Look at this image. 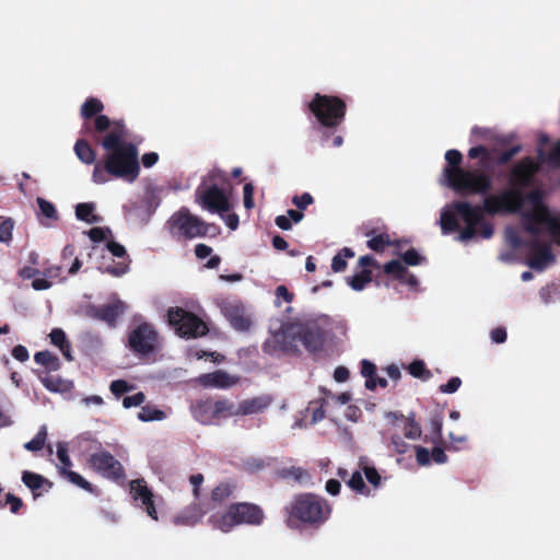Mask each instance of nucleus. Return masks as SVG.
I'll use <instances>...</instances> for the list:
<instances>
[{"label": "nucleus", "mask_w": 560, "mask_h": 560, "mask_svg": "<svg viewBox=\"0 0 560 560\" xmlns=\"http://www.w3.org/2000/svg\"><path fill=\"white\" fill-rule=\"evenodd\" d=\"M451 210H444L440 217L441 230L444 235L451 234L459 230V223L456 215H459L452 207Z\"/></svg>", "instance_id": "c85d7f7f"}, {"label": "nucleus", "mask_w": 560, "mask_h": 560, "mask_svg": "<svg viewBox=\"0 0 560 560\" xmlns=\"http://www.w3.org/2000/svg\"><path fill=\"white\" fill-rule=\"evenodd\" d=\"M144 400H145L144 394L142 392H138L135 395L124 397L122 406L127 409L131 408V407H138L141 404H143Z\"/></svg>", "instance_id": "13d9d810"}, {"label": "nucleus", "mask_w": 560, "mask_h": 560, "mask_svg": "<svg viewBox=\"0 0 560 560\" xmlns=\"http://www.w3.org/2000/svg\"><path fill=\"white\" fill-rule=\"evenodd\" d=\"M127 347L132 353L147 357L156 351L159 332L151 323H141L129 331Z\"/></svg>", "instance_id": "ddd939ff"}, {"label": "nucleus", "mask_w": 560, "mask_h": 560, "mask_svg": "<svg viewBox=\"0 0 560 560\" xmlns=\"http://www.w3.org/2000/svg\"><path fill=\"white\" fill-rule=\"evenodd\" d=\"M207 511L199 503H194L174 516L175 525L194 526L201 521Z\"/></svg>", "instance_id": "4be33fe9"}, {"label": "nucleus", "mask_w": 560, "mask_h": 560, "mask_svg": "<svg viewBox=\"0 0 560 560\" xmlns=\"http://www.w3.org/2000/svg\"><path fill=\"white\" fill-rule=\"evenodd\" d=\"M228 318L231 323V325L240 330L245 331L248 330L252 322L250 319L244 314V312L238 307H232L228 310Z\"/></svg>", "instance_id": "c756f323"}, {"label": "nucleus", "mask_w": 560, "mask_h": 560, "mask_svg": "<svg viewBox=\"0 0 560 560\" xmlns=\"http://www.w3.org/2000/svg\"><path fill=\"white\" fill-rule=\"evenodd\" d=\"M313 202H314V198L310 192H303L302 195H295L292 198V203L301 211L305 210Z\"/></svg>", "instance_id": "864d4df0"}, {"label": "nucleus", "mask_w": 560, "mask_h": 560, "mask_svg": "<svg viewBox=\"0 0 560 560\" xmlns=\"http://www.w3.org/2000/svg\"><path fill=\"white\" fill-rule=\"evenodd\" d=\"M386 418L395 424L396 421L401 420L405 422L404 435L409 440H418L421 438L422 430L418 421H416L415 412H410L408 416H404L401 412L389 411Z\"/></svg>", "instance_id": "aec40b11"}, {"label": "nucleus", "mask_w": 560, "mask_h": 560, "mask_svg": "<svg viewBox=\"0 0 560 560\" xmlns=\"http://www.w3.org/2000/svg\"><path fill=\"white\" fill-rule=\"evenodd\" d=\"M416 452V459L419 466H428L431 463V453L428 448L416 445L415 446Z\"/></svg>", "instance_id": "6e6d98bb"}, {"label": "nucleus", "mask_w": 560, "mask_h": 560, "mask_svg": "<svg viewBox=\"0 0 560 560\" xmlns=\"http://www.w3.org/2000/svg\"><path fill=\"white\" fill-rule=\"evenodd\" d=\"M361 374L363 377L366 378L365 387L369 390H374L376 388V383H375L376 366H375V364L366 359L362 360L361 361Z\"/></svg>", "instance_id": "e433bc0d"}, {"label": "nucleus", "mask_w": 560, "mask_h": 560, "mask_svg": "<svg viewBox=\"0 0 560 560\" xmlns=\"http://www.w3.org/2000/svg\"><path fill=\"white\" fill-rule=\"evenodd\" d=\"M534 218L540 223H547V228L551 236L560 242V221L552 217L547 208H541Z\"/></svg>", "instance_id": "bb28decb"}, {"label": "nucleus", "mask_w": 560, "mask_h": 560, "mask_svg": "<svg viewBox=\"0 0 560 560\" xmlns=\"http://www.w3.org/2000/svg\"><path fill=\"white\" fill-rule=\"evenodd\" d=\"M462 385V380L458 376L451 377L447 383L440 386V392L445 394L455 393Z\"/></svg>", "instance_id": "bf43d9fd"}, {"label": "nucleus", "mask_w": 560, "mask_h": 560, "mask_svg": "<svg viewBox=\"0 0 560 560\" xmlns=\"http://www.w3.org/2000/svg\"><path fill=\"white\" fill-rule=\"evenodd\" d=\"M276 476L287 481H293L296 483H303L310 480L311 476L308 471L302 467L290 466L283 467L276 471Z\"/></svg>", "instance_id": "b1692460"}, {"label": "nucleus", "mask_w": 560, "mask_h": 560, "mask_svg": "<svg viewBox=\"0 0 560 560\" xmlns=\"http://www.w3.org/2000/svg\"><path fill=\"white\" fill-rule=\"evenodd\" d=\"M401 259L408 266H418L425 261V257L421 256L415 248H409L401 255Z\"/></svg>", "instance_id": "3c124183"}, {"label": "nucleus", "mask_w": 560, "mask_h": 560, "mask_svg": "<svg viewBox=\"0 0 560 560\" xmlns=\"http://www.w3.org/2000/svg\"><path fill=\"white\" fill-rule=\"evenodd\" d=\"M75 217L78 220L93 224L100 223L102 217L95 214V203L93 202H81L75 206Z\"/></svg>", "instance_id": "cd10ccee"}, {"label": "nucleus", "mask_w": 560, "mask_h": 560, "mask_svg": "<svg viewBox=\"0 0 560 560\" xmlns=\"http://www.w3.org/2000/svg\"><path fill=\"white\" fill-rule=\"evenodd\" d=\"M469 159L479 158V167H462L463 155L452 149L445 153L447 165L443 170L446 185L460 196H486L493 188L490 168L491 151L485 145L472 147L468 151Z\"/></svg>", "instance_id": "f03ea898"}, {"label": "nucleus", "mask_w": 560, "mask_h": 560, "mask_svg": "<svg viewBox=\"0 0 560 560\" xmlns=\"http://www.w3.org/2000/svg\"><path fill=\"white\" fill-rule=\"evenodd\" d=\"M22 481L33 492L34 498L39 495L37 490H39L45 485L48 487V489L52 487V482L44 478L42 475L30 470H24L22 472Z\"/></svg>", "instance_id": "393cba45"}, {"label": "nucleus", "mask_w": 560, "mask_h": 560, "mask_svg": "<svg viewBox=\"0 0 560 560\" xmlns=\"http://www.w3.org/2000/svg\"><path fill=\"white\" fill-rule=\"evenodd\" d=\"M128 130L124 121L114 122L113 128L101 140L107 152L103 162L94 165L92 179L95 184H105L109 176L126 182H135L140 173L139 151L135 143L126 141Z\"/></svg>", "instance_id": "f257e3e1"}, {"label": "nucleus", "mask_w": 560, "mask_h": 560, "mask_svg": "<svg viewBox=\"0 0 560 560\" xmlns=\"http://www.w3.org/2000/svg\"><path fill=\"white\" fill-rule=\"evenodd\" d=\"M244 195V207L246 209H252L254 207V186L250 183L244 185L243 188Z\"/></svg>", "instance_id": "680f3d73"}, {"label": "nucleus", "mask_w": 560, "mask_h": 560, "mask_svg": "<svg viewBox=\"0 0 560 560\" xmlns=\"http://www.w3.org/2000/svg\"><path fill=\"white\" fill-rule=\"evenodd\" d=\"M73 150H74L75 155L82 163H84L86 165H91V164L95 165L96 154H95L94 149L92 148V145L90 144V142L86 139H83V138L78 139L74 143Z\"/></svg>", "instance_id": "a878e982"}, {"label": "nucleus", "mask_w": 560, "mask_h": 560, "mask_svg": "<svg viewBox=\"0 0 560 560\" xmlns=\"http://www.w3.org/2000/svg\"><path fill=\"white\" fill-rule=\"evenodd\" d=\"M522 151V145L516 144L510 148L509 150L503 151L497 159L498 165L508 164L516 154Z\"/></svg>", "instance_id": "5fc2aeb1"}, {"label": "nucleus", "mask_w": 560, "mask_h": 560, "mask_svg": "<svg viewBox=\"0 0 560 560\" xmlns=\"http://www.w3.org/2000/svg\"><path fill=\"white\" fill-rule=\"evenodd\" d=\"M57 456L58 459L61 463V467H65L66 469H69V467L72 465V462L69 457L68 450L63 444H59L57 447Z\"/></svg>", "instance_id": "e2e57ef3"}, {"label": "nucleus", "mask_w": 560, "mask_h": 560, "mask_svg": "<svg viewBox=\"0 0 560 560\" xmlns=\"http://www.w3.org/2000/svg\"><path fill=\"white\" fill-rule=\"evenodd\" d=\"M103 103L95 97H89L82 104L80 114L84 122L81 133L92 136L94 140L100 141L96 135L108 132L115 121H112L106 115H103Z\"/></svg>", "instance_id": "f8f14e48"}, {"label": "nucleus", "mask_w": 560, "mask_h": 560, "mask_svg": "<svg viewBox=\"0 0 560 560\" xmlns=\"http://www.w3.org/2000/svg\"><path fill=\"white\" fill-rule=\"evenodd\" d=\"M360 466L362 468V471L364 472V476L366 480L375 488L381 486L382 477L377 469L374 466H369L366 464H363V460H360Z\"/></svg>", "instance_id": "a18cd8bd"}, {"label": "nucleus", "mask_w": 560, "mask_h": 560, "mask_svg": "<svg viewBox=\"0 0 560 560\" xmlns=\"http://www.w3.org/2000/svg\"><path fill=\"white\" fill-rule=\"evenodd\" d=\"M44 386L50 390V392H60L62 389H65L62 387L63 385V382L60 380V378H55V377H46L44 381Z\"/></svg>", "instance_id": "338daca9"}, {"label": "nucleus", "mask_w": 560, "mask_h": 560, "mask_svg": "<svg viewBox=\"0 0 560 560\" xmlns=\"http://www.w3.org/2000/svg\"><path fill=\"white\" fill-rule=\"evenodd\" d=\"M130 493L136 501H141V508L154 521H158V512L153 502V493L143 479H136L130 482Z\"/></svg>", "instance_id": "f3484780"}, {"label": "nucleus", "mask_w": 560, "mask_h": 560, "mask_svg": "<svg viewBox=\"0 0 560 560\" xmlns=\"http://www.w3.org/2000/svg\"><path fill=\"white\" fill-rule=\"evenodd\" d=\"M265 513L261 506L252 502L231 503L223 513H214L208 518V523L215 529L230 533L241 525L260 526L264 523Z\"/></svg>", "instance_id": "6e6552de"}, {"label": "nucleus", "mask_w": 560, "mask_h": 560, "mask_svg": "<svg viewBox=\"0 0 560 560\" xmlns=\"http://www.w3.org/2000/svg\"><path fill=\"white\" fill-rule=\"evenodd\" d=\"M443 416L441 412L434 413L430 419L431 442L439 443L442 440Z\"/></svg>", "instance_id": "79ce46f5"}, {"label": "nucleus", "mask_w": 560, "mask_h": 560, "mask_svg": "<svg viewBox=\"0 0 560 560\" xmlns=\"http://www.w3.org/2000/svg\"><path fill=\"white\" fill-rule=\"evenodd\" d=\"M36 202L39 208V213L43 217L50 219V220H58V212H57V209L54 206V203H51L50 201H48L42 197H38Z\"/></svg>", "instance_id": "c03bdc74"}, {"label": "nucleus", "mask_w": 560, "mask_h": 560, "mask_svg": "<svg viewBox=\"0 0 560 560\" xmlns=\"http://www.w3.org/2000/svg\"><path fill=\"white\" fill-rule=\"evenodd\" d=\"M524 245L529 248V255L526 260L529 268L536 271H544L549 265L556 261V256L549 243L532 240Z\"/></svg>", "instance_id": "2eb2a0df"}, {"label": "nucleus", "mask_w": 560, "mask_h": 560, "mask_svg": "<svg viewBox=\"0 0 560 560\" xmlns=\"http://www.w3.org/2000/svg\"><path fill=\"white\" fill-rule=\"evenodd\" d=\"M88 235L92 242L101 243V242L107 240V237L112 236V230L107 226H104V228L96 226V228H92L88 232Z\"/></svg>", "instance_id": "de8ad7c7"}, {"label": "nucleus", "mask_w": 560, "mask_h": 560, "mask_svg": "<svg viewBox=\"0 0 560 560\" xmlns=\"http://www.w3.org/2000/svg\"><path fill=\"white\" fill-rule=\"evenodd\" d=\"M538 171V164L533 158L526 156L518 161L511 170L509 176L510 188L498 195L490 192L485 197V208L489 215L499 213H516L524 206L523 189L532 185Z\"/></svg>", "instance_id": "20e7f679"}, {"label": "nucleus", "mask_w": 560, "mask_h": 560, "mask_svg": "<svg viewBox=\"0 0 560 560\" xmlns=\"http://www.w3.org/2000/svg\"><path fill=\"white\" fill-rule=\"evenodd\" d=\"M272 402V398L268 395H261L245 399L238 404L240 416H247L262 412Z\"/></svg>", "instance_id": "5701e85b"}, {"label": "nucleus", "mask_w": 560, "mask_h": 560, "mask_svg": "<svg viewBox=\"0 0 560 560\" xmlns=\"http://www.w3.org/2000/svg\"><path fill=\"white\" fill-rule=\"evenodd\" d=\"M347 486L359 494L369 495L370 489L366 487L362 472L360 470L354 471L350 479L346 481Z\"/></svg>", "instance_id": "58836bf2"}, {"label": "nucleus", "mask_w": 560, "mask_h": 560, "mask_svg": "<svg viewBox=\"0 0 560 560\" xmlns=\"http://www.w3.org/2000/svg\"><path fill=\"white\" fill-rule=\"evenodd\" d=\"M231 188L226 174L221 170H212L196 189V202L212 213L230 210L226 190Z\"/></svg>", "instance_id": "423d86ee"}, {"label": "nucleus", "mask_w": 560, "mask_h": 560, "mask_svg": "<svg viewBox=\"0 0 560 560\" xmlns=\"http://www.w3.org/2000/svg\"><path fill=\"white\" fill-rule=\"evenodd\" d=\"M284 511L287 513V525L290 528H296L301 524L319 527L329 518L331 505L325 498L305 492L295 494L284 508Z\"/></svg>", "instance_id": "39448f33"}, {"label": "nucleus", "mask_w": 560, "mask_h": 560, "mask_svg": "<svg viewBox=\"0 0 560 560\" xmlns=\"http://www.w3.org/2000/svg\"><path fill=\"white\" fill-rule=\"evenodd\" d=\"M214 413L218 418H228L232 416H240L238 405H235L229 399L214 400Z\"/></svg>", "instance_id": "7c9ffc66"}, {"label": "nucleus", "mask_w": 560, "mask_h": 560, "mask_svg": "<svg viewBox=\"0 0 560 560\" xmlns=\"http://www.w3.org/2000/svg\"><path fill=\"white\" fill-rule=\"evenodd\" d=\"M165 412L150 405L143 406L138 413V419L148 422L155 420H163Z\"/></svg>", "instance_id": "ea45409f"}, {"label": "nucleus", "mask_w": 560, "mask_h": 560, "mask_svg": "<svg viewBox=\"0 0 560 560\" xmlns=\"http://www.w3.org/2000/svg\"><path fill=\"white\" fill-rule=\"evenodd\" d=\"M109 389L115 396L119 397L133 389V385L125 380H115L110 383Z\"/></svg>", "instance_id": "603ef678"}, {"label": "nucleus", "mask_w": 560, "mask_h": 560, "mask_svg": "<svg viewBox=\"0 0 560 560\" xmlns=\"http://www.w3.org/2000/svg\"><path fill=\"white\" fill-rule=\"evenodd\" d=\"M166 317L167 324L180 338L197 339L209 331L207 324L200 317L183 307H170Z\"/></svg>", "instance_id": "9b49d317"}, {"label": "nucleus", "mask_w": 560, "mask_h": 560, "mask_svg": "<svg viewBox=\"0 0 560 560\" xmlns=\"http://www.w3.org/2000/svg\"><path fill=\"white\" fill-rule=\"evenodd\" d=\"M390 441L394 450L398 454H405L408 451L409 445L404 441V439L400 435L394 434L390 438Z\"/></svg>", "instance_id": "69168bd1"}, {"label": "nucleus", "mask_w": 560, "mask_h": 560, "mask_svg": "<svg viewBox=\"0 0 560 560\" xmlns=\"http://www.w3.org/2000/svg\"><path fill=\"white\" fill-rule=\"evenodd\" d=\"M37 364L43 365L47 371H58L60 369V361L57 355L50 351H38L34 355Z\"/></svg>", "instance_id": "2f4dec72"}, {"label": "nucleus", "mask_w": 560, "mask_h": 560, "mask_svg": "<svg viewBox=\"0 0 560 560\" xmlns=\"http://www.w3.org/2000/svg\"><path fill=\"white\" fill-rule=\"evenodd\" d=\"M61 272H62V267L58 266V265L46 267V268H44L43 271H40V273L50 281L55 280V279H59L61 276Z\"/></svg>", "instance_id": "0e129e2a"}, {"label": "nucleus", "mask_w": 560, "mask_h": 560, "mask_svg": "<svg viewBox=\"0 0 560 560\" xmlns=\"http://www.w3.org/2000/svg\"><path fill=\"white\" fill-rule=\"evenodd\" d=\"M548 163L555 167H560V140H557L550 149Z\"/></svg>", "instance_id": "052dcab7"}, {"label": "nucleus", "mask_w": 560, "mask_h": 560, "mask_svg": "<svg viewBox=\"0 0 560 560\" xmlns=\"http://www.w3.org/2000/svg\"><path fill=\"white\" fill-rule=\"evenodd\" d=\"M127 305L121 300L104 305H92L88 311V315L94 319L104 322L109 328H115L120 316L125 314Z\"/></svg>", "instance_id": "dca6fc26"}, {"label": "nucleus", "mask_w": 560, "mask_h": 560, "mask_svg": "<svg viewBox=\"0 0 560 560\" xmlns=\"http://www.w3.org/2000/svg\"><path fill=\"white\" fill-rule=\"evenodd\" d=\"M59 472L62 477L67 478L68 481L78 486L79 488L93 493L95 491L93 485L84 479L80 474L72 471L70 469H66L65 467H60Z\"/></svg>", "instance_id": "473e14b6"}, {"label": "nucleus", "mask_w": 560, "mask_h": 560, "mask_svg": "<svg viewBox=\"0 0 560 560\" xmlns=\"http://www.w3.org/2000/svg\"><path fill=\"white\" fill-rule=\"evenodd\" d=\"M453 209L459 214L465 222V228L459 231L458 240L468 242L477 234L482 238H490L493 235V226L485 221V214H488L485 208V201L481 206H472L468 201L460 200L452 202Z\"/></svg>", "instance_id": "9d476101"}, {"label": "nucleus", "mask_w": 560, "mask_h": 560, "mask_svg": "<svg viewBox=\"0 0 560 560\" xmlns=\"http://www.w3.org/2000/svg\"><path fill=\"white\" fill-rule=\"evenodd\" d=\"M347 280L353 290L361 291L372 281V271L370 269H362L359 273L349 277Z\"/></svg>", "instance_id": "4c0bfd02"}, {"label": "nucleus", "mask_w": 560, "mask_h": 560, "mask_svg": "<svg viewBox=\"0 0 560 560\" xmlns=\"http://www.w3.org/2000/svg\"><path fill=\"white\" fill-rule=\"evenodd\" d=\"M88 466L96 474L113 481H119L126 477L121 463L105 450L93 453L88 459Z\"/></svg>", "instance_id": "4468645a"}, {"label": "nucleus", "mask_w": 560, "mask_h": 560, "mask_svg": "<svg viewBox=\"0 0 560 560\" xmlns=\"http://www.w3.org/2000/svg\"><path fill=\"white\" fill-rule=\"evenodd\" d=\"M409 373L417 378L428 380L432 376L422 360H415L408 366Z\"/></svg>", "instance_id": "37998d69"}, {"label": "nucleus", "mask_w": 560, "mask_h": 560, "mask_svg": "<svg viewBox=\"0 0 560 560\" xmlns=\"http://www.w3.org/2000/svg\"><path fill=\"white\" fill-rule=\"evenodd\" d=\"M325 341L326 331L318 320L291 323L272 332L262 343V351L269 355L296 352L301 345L307 352L316 354L324 349Z\"/></svg>", "instance_id": "7ed1b4c3"}, {"label": "nucleus", "mask_w": 560, "mask_h": 560, "mask_svg": "<svg viewBox=\"0 0 560 560\" xmlns=\"http://www.w3.org/2000/svg\"><path fill=\"white\" fill-rule=\"evenodd\" d=\"M237 377L230 375L228 372L223 370H217L211 373H205L197 378V382L202 387H213L223 389L232 387L237 383Z\"/></svg>", "instance_id": "a211bd4d"}, {"label": "nucleus", "mask_w": 560, "mask_h": 560, "mask_svg": "<svg viewBox=\"0 0 560 560\" xmlns=\"http://www.w3.org/2000/svg\"><path fill=\"white\" fill-rule=\"evenodd\" d=\"M49 337L52 345L57 346L58 348L61 346L67 348V342H69V340L67 339V336L61 328H54L49 334Z\"/></svg>", "instance_id": "4d7b16f0"}, {"label": "nucleus", "mask_w": 560, "mask_h": 560, "mask_svg": "<svg viewBox=\"0 0 560 560\" xmlns=\"http://www.w3.org/2000/svg\"><path fill=\"white\" fill-rule=\"evenodd\" d=\"M5 505L10 506V511L12 513L18 514L24 504L21 498L12 493H8L5 495V501L0 500V508L3 509Z\"/></svg>", "instance_id": "8fccbe9b"}, {"label": "nucleus", "mask_w": 560, "mask_h": 560, "mask_svg": "<svg viewBox=\"0 0 560 560\" xmlns=\"http://www.w3.org/2000/svg\"><path fill=\"white\" fill-rule=\"evenodd\" d=\"M366 245L370 249L374 250L375 253H383L386 249V247L390 245L399 246V242H392L387 233H381L371 237L366 242Z\"/></svg>", "instance_id": "72a5a7b5"}, {"label": "nucleus", "mask_w": 560, "mask_h": 560, "mask_svg": "<svg viewBox=\"0 0 560 560\" xmlns=\"http://www.w3.org/2000/svg\"><path fill=\"white\" fill-rule=\"evenodd\" d=\"M213 406L214 400L211 398L196 400L190 407L192 417L203 425L212 424L217 419Z\"/></svg>", "instance_id": "412c9836"}, {"label": "nucleus", "mask_w": 560, "mask_h": 560, "mask_svg": "<svg viewBox=\"0 0 560 560\" xmlns=\"http://www.w3.org/2000/svg\"><path fill=\"white\" fill-rule=\"evenodd\" d=\"M106 248L110 252L113 256L117 258H122L125 260L114 262L113 265L106 267L105 271L115 277H120L125 275L129 270L130 262L125 246L115 241H108L106 244Z\"/></svg>", "instance_id": "6ab92c4d"}, {"label": "nucleus", "mask_w": 560, "mask_h": 560, "mask_svg": "<svg viewBox=\"0 0 560 560\" xmlns=\"http://www.w3.org/2000/svg\"><path fill=\"white\" fill-rule=\"evenodd\" d=\"M354 257V252L349 247L340 249L331 260V269L334 272H341L347 268V258Z\"/></svg>", "instance_id": "c9c22d12"}, {"label": "nucleus", "mask_w": 560, "mask_h": 560, "mask_svg": "<svg viewBox=\"0 0 560 560\" xmlns=\"http://www.w3.org/2000/svg\"><path fill=\"white\" fill-rule=\"evenodd\" d=\"M236 486L230 482H221L211 491V500L222 503L234 493Z\"/></svg>", "instance_id": "f704fd0d"}, {"label": "nucleus", "mask_w": 560, "mask_h": 560, "mask_svg": "<svg viewBox=\"0 0 560 560\" xmlns=\"http://www.w3.org/2000/svg\"><path fill=\"white\" fill-rule=\"evenodd\" d=\"M14 222L11 218L3 219L0 223V242L9 243L12 240Z\"/></svg>", "instance_id": "09e8293b"}, {"label": "nucleus", "mask_w": 560, "mask_h": 560, "mask_svg": "<svg viewBox=\"0 0 560 560\" xmlns=\"http://www.w3.org/2000/svg\"><path fill=\"white\" fill-rule=\"evenodd\" d=\"M307 108L323 129V140H328L346 119L347 103L336 95L315 93Z\"/></svg>", "instance_id": "0eeeda50"}, {"label": "nucleus", "mask_w": 560, "mask_h": 560, "mask_svg": "<svg viewBox=\"0 0 560 560\" xmlns=\"http://www.w3.org/2000/svg\"><path fill=\"white\" fill-rule=\"evenodd\" d=\"M46 436H47L46 428L43 427L37 432V434L24 445V447L32 452L40 451L45 445Z\"/></svg>", "instance_id": "49530a36"}, {"label": "nucleus", "mask_w": 560, "mask_h": 560, "mask_svg": "<svg viewBox=\"0 0 560 560\" xmlns=\"http://www.w3.org/2000/svg\"><path fill=\"white\" fill-rule=\"evenodd\" d=\"M12 357L20 362H25L28 360L30 353L26 347L18 345L12 349Z\"/></svg>", "instance_id": "774afa93"}, {"label": "nucleus", "mask_w": 560, "mask_h": 560, "mask_svg": "<svg viewBox=\"0 0 560 560\" xmlns=\"http://www.w3.org/2000/svg\"><path fill=\"white\" fill-rule=\"evenodd\" d=\"M384 272L394 276L397 280L405 279L407 268L399 260H390L384 265Z\"/></svg>", "instance_id": "a19ab883"}, {"label": "nucleus", "mask_w": 560, "mask_h": 560, "mask_svg": "<svg viewBox=\"0 0 560 560\" xmlns=\"http://www.w3.org/2000/svg\"><path fill=\"white\" fill-rule=\"evenodd\" d=\"M167 228L172 236L184 240L196 237H214L220 229L214 223H208L198 215L190 213L186 207L174 212L167 221Z\"/></svg>", "instance_id": "1a4fd4ad"}]
</instances>
